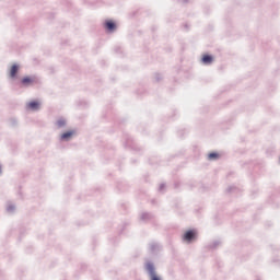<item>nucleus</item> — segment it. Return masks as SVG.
Masks as SVG:
<instances>
[{
  "instance_id": "10",
  "label": "nucleus",
  "mask_w": 280,
  "mask_h": 280,
  "mask_svg": "<svg viewBox=\"0 0 280 280\" xmlns=\"http://www.w3.org/2000/svg\"><path fill=\"white\" fill-rule=\"evenodd\" d=\"M66 124H67V121H66L65 119H59V120L57 121L58 128H62L63 126H66Z\"/></svg>"
},
{
  "instance_id": "6",
  "label": "nucleus",
  "mask_w": 280,
  "mask_h": 280,
  "mask_svg": "<svg viewBox=\"0 0 280 280\" xmlns=\"http://www.w3.org/2000/svg\"><path fill=\"white\" fill-rule=\"evenodd\" d=\"M105 27H106V30H108L109 32H114V30H115L117 26L115 25V22H113V21H107V22L105 23Z\"/></svg>"
},
{
  "instance_id": "8",
  "label": "nucleus",
  "mask_w": 280,
  "mask_h": 280,
  "mask_svg": "<svg viewBox=\"0 0 280 280\" xmlns=\"http://www.w3.org/2000/svg\"><path fill=\"white\" fill-rule=\"evenodd\" d=\"M147 270H148L150 277H152L153 275H156V272H154V265H152V264H147Z\"/></svg>"
},
{
  "instance_id": "3",
  "label": "nucleus",
  "mask_w": 280,
  "mask_h": 280,
  "mask_svg": "<svg viewBox=\"0 0 280 280\" xmlns=\"http://www.w3.org/2000/svg\"><path fill=\"white\" fill-rule=\"evenodd\" d=\"M27 108H30L31 110H38V108H40V103H38V101L30 102L27 104Z\"/></svg>"
},
{
  "instance_id": "2",
  "label": "nucleus",
  "mask_w": 280,
  "mask_h": 280,
  "mask_svg": "<svg viewBox=\"0 0 280 280\" xmlns=\"http://www.w3.org/2000/svg\"><path fill=\"white\" fill-rule=\"evenodd\" d=\"M36 83V78L34 77H24L22 79V84L24 86H32V84Z\"/></svg>"
},
{
  "instance_id": "1",
  "label": "nucleus",
  "mask_w": 280,
  "mask_h": 280,
  "mask_svg": "<svg viewBox=\"0 0 280 280\" xmlns=\"http://www.w3.org/2000/svg\"><path fill=\"white\" fill-rule=\"evenodd\" d=\"M196 230H189L184 234L183 240L185 242H191V240H196Z\"/></svg>"
},
{
  "instance_id": "9",
  "label": "nucleus",
  "mask_w": 280,
  "mask_h": 280,
  "mask_svg": "<svg viewBox=\"0 0 280 280\" xmlns=\"http://www.w3.org/2000/svg\"><path fill=\"white\" fill-rule=\"evenodd\" d=\"M208 159H209V161H215V159H220V154L209 153Z\"/></svg>"
},
{
  "instance_id": "5",
  "label": "nucleus",
  "mask_w": 280,
  "mask_h": 280,
  "mask_svg": "<svg viewBox=\"0 0 280 280\" xmlns=\"http://www.w3.org/2000/svg\"><path fill=\"white\" fill-rule=\"evenodd\" d=\"M16 73H19V66L13 65L10 69V78H16Z\"/></svg>"
},
{
  "instance_id": "4",
  "label": "nucleus",
  "mask_w": 280,
  "mask_h": 280,
  "mask_svg": "<svg viewBox=\"0 0 280 280\" xmlns=\"http://www.w3.org/2000/svg\"><path fill=\"white\" fill-rule=\"evenodd\" d=\"M75 135V131H67L61 135V141H68V139H71V137Z\"/></svg>"
},
{
  "instance_id": "11",
  "label": "nucleus",
  "mask_w": 280,
  "mask_h": 280,
  "mask_svg": "<svg viewBox=\"0 0 280 280\" xmlns=\"http://www.w3.org/2000/svg\"><path fill=\"white\" fill-rule=\"evenodd\" d=\"M151 280H161V278H159V276H156V273H153V276H150Z\"/></svg>"
},
{
  "instance_id": "7",
  "label": "nucleus",
  "mask_w": 280,
  "mask_h": 280,
  "mask_svg": "<svg viewBox=\"0 0 280 280\" xmlns=\"http://www.w3.org/2000/svg\"><path fill=\"white\" fill-rule=\"evenodd\" d=\"M211 62H213V57H211L210 55H203L202 63L203 65H211Z\"/></svg>"
}]
</instances>
